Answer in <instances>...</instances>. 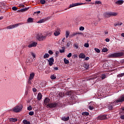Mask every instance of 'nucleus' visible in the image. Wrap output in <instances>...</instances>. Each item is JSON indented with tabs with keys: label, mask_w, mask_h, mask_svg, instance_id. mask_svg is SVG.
Instances as JSON below:
<instances>
[{
	"label": "nucleus",
	"mask_w": 124,
	"mask_h": 124,
	"mask_svg": "<svg viewBox=\"0 0 124 124\" xmlns=\"http://www.w3.org/2000/svg\"><path fill=\"white\" fill-rule=\"evenodd\" d=\"M118 15V13L116 12H109L108 13H105L104 14V16L106 18H110V17H116Z\"/></svg>",
	"instance_id": "obj_1"
},
{
	"label": "nucleus",
	"mask_w": 124,
	"mask_h": 124,
	"mask_svg": "<svg viewBox=\"0 0 124 124\" xmlns=\"http://www.w3.org/2000/svg\"><path fill=\"white\" fill-rule=\"evenodd\" d=\"M75 94V92L73 91H68L66 93V95H68V96H71V99L72 100H75V97H76V95Z\"/></svg>",
	"instance_id": "obj_2"
},
{
	"label": "nucleus",
	"mask_w": 124,
	"mask_h": 124,
	"mask_svg": "<svg viewBox=\"0 0 124 124\" xmlns=\"http://www.w3.org/2000/svg\"><path fill=\"white\" fill-rule=\"evenodd\" d=\"M122 56H124V53L118 52L110 54L108 55V58H118V57H122Z\"/></svg>",
	"instance_id": "obj_3"
},
{
	"label": "nucleus",
	"mask_w": 124,
	"mask_h": 124,
	"mask_svg": "<svg viewBox=\"0 0 124 124\" xmlns=\"http://www.w3.org/2000/svg\"><path fill=\"white\" fill-rule=\"evenodd\" d=\"M22 109H23V106L22 105H19V106L14 107L13 108V110L16 113H18L19 112H21V111H22Z\"/></svg>",
	"instance_id": "obj_4"
},
{
	"label": "nucleus",
	"mask_w": 124,
	"mask_h": 124,
	"mask_svg": "<svg viewBox=\"0 0 124 124\" xmlns=\"http://www.w3.org/2000/svg\"><path fill=\"white\" fill-rule=\"evenodd\" d=\"M46 38V35H42V34H38L36 36V39L39 41H43V40H45V39Z\"/></svg>",
	"instance_id": "obj_5"
},
{
	"label": "nucleus",
	"mask_w": 124,
	"mask_h": 124,
	"mask_svg": "<svg viewBox=\"0 0 124 124\" xmlns=\"http://www.w3.org/2000/svg\"><path fill=\"white\" fill-rule=\"evenodd\" d=\"M23 23H17L16 24H14L13 25H10L7 27V30H11L12 29H14V28H17L18 26H21V25H23Z\"/></svg>",
	"instance_id": "obj_6"
},
{
	"label": "nucleus",
	"mask_w": 124,
	"mask_h": 124,
	"mask_svg": "<svg viewBox=\"0 0 124 124\" xmlns=\"http://www.w3.org/2000/svg\"><path fill=\"white\" fill-rule=\"evenodd\" d=\"M59 103H48L47 104V107H49V108H55L57 107V105H58Z\"/></svg>",
	"instance_id": "obj_7"
},
{
	"label": "nucleus",
	"mask_w": 124,
	"mask_h": 124,
	"mask_svg": "<svg viewBox=\"0 0 124 124\" xmlns=\"http://www.w3.org/2000/svg\"><path fill=\"white\" fill-rule=\"evenodd\" d=\"M124 101V94L120 96L117 100L116 101V103H121Z\"/></svg>",
	"instance_id": "obj_8"
},
{
	"label": "nucleus",
	"mask_w": 124,
	"mask_h": 124,
	"mask_svg": "<svg viewBox=\"0 0 124 124\" xmlns=\"http://www.w3.org/2000/svg\"><path fill=\"white\" fill-rule=\"evenodd\" d=\"M83 4H86V3L80 2L72 3V4L70 5L69 8H71L72 7H74L75 6H78L79 5H83Z\"/></svg>",
	"instance_id": "obj_9"
},
{
	"label": "nucleus",
	"mask_w": 124,
	"mask_h": 124,
	"mask_svg": "<svg viewBox=\"0 0 124 124\" xmlns=\"http://www.w3.org/2000/svg\"><path fill=\"white\" fill-rule=\"evenodd\" d=\"M48 61V62L49 63V65L50 66H52L53 65V64H54V58L53 57H51L49 59V60H47Z\"/></svg>",
	"instance_id": "obj_10"
},
{
	"label": "nucleus",
	"mask_w": 124,
	"mask_h": 124,
	"mask_svg": "<svg viewBox=\"0 0 124 124\" xmlns=\"http://www.w3.org/2000/svg\"><path fill=\"white\" fill-rule=\"evenodd\" d=\"M107 117L106 115H102L97 117V120H106Z\"/></svg>",
	"instance_id": "obj_11"
},
{
	"label": "nucleus",
	"mask_w": 124,
	"mask_h": 124,
	"mask_svg": "<svg viewBox=\"0 0 124 124\" xmlns=\"http://www.w3.org/2000/svg\"><path fill=\"white\" fill-rule=\"evenodd\" d=\"M32 62V60L31 58L28 57L26 60V63L28 65H31V63Z\"/></svg>",
	"instance_id": "obj_12"
},
{
	"label": "nucleus",
	"mask_w": 124,
	"mask_h": 124,
	"mask_svg": "<svg viewBox=\"0 0 124 124\" xmlns=\"http://www.w3.org/2000/svg\"><path fill=\"white\" fill-rule=\"evenodd\" d=\"M36 46H37V42H33L32 44H31L29 45H28L29 48H31L32 47H36Z\"/></svg>",
	"instance_id": "obj_13"
},
{
	"label": "nucleus",
	"mask_w": 124,
	"mask_h": 124,
	"mask_svg": "<svg viewBox=\"0 0 124 124\" xmlns=\"http://www.w3.org/2000/svg\"><path fill=\"white\" fill-rule=\"evenodd\" d=\"M60 34H61V33L60 32V29H57L54 31V35L55 36H59Z\"/></svg>",
	"instance_id": "obj_14"
},
{
	"label": "nucleus",
	"mask_w": 124,
	"mask_h": 124,
	"mask_svg": "<svg viewBox=\"0 0 124 124\" xmlns=\"http://www.w3.org/2000/svg\"><path fill=\"white\" fill-rule=\"evenodd\" d=\"M29 9H30V8H29V7L25 8L22 9L21 10H18L17 12H26V11H28V10H29Z\"/></svg>",
	"instance_id": "obj_15"
},
{
	"label": "nucleus",
	"mask_w": 124,
	"mask_h": 124,
	"mask_svg": "<svg viewBox=\"0 0 124 124\" xmlns=\"http://www.w3.org/2000/svg\"><path fill=\"white\" fill-rule=\"evenodd\" d=\"M50 102V99L49 98H46L44 100V103L45 105L47 106V103H49Z\"/></svg>",
	"instance_id": "obj_16"
},
{
	"label": "nucleus",
	"mask_w": 124,
	"mask_h": 124,
	"mask_svg": "<svg viewBox=\"0 0 124 124\" xmlns=\"http://www.w3.org/2000/svg\"><path fill=\"white\" fill-rule=\"evenodd\" d=\"M37 98V100H41L42 99V94L41 93H38Z\"/></svg>",
	"instance_id": "obj_17"
},
{
	"label": "nucleus",
	"mask_w": 124,
	"mask_h": 124,
	"mask_svg": "<svg viewBox=\"0 0 124 124\" xmlns=\"http://www.w3.org/2000/svg\"><path fill=\"white\" fill-rule=\"evenodd\" d=\"M62 120L64 122H67L69 120V116H67V117L63 116L62 117Z\"/></svg>",
	"instance_id": "obj_18"
},
{
	"label": "nucleus",
	"mask_w": 124,
	"mask_h": 124,
	"mask_svg": "<svg viewBox=\"0 0 124 124\" xmlns=\"http://www.w3.org/2000/svg\"><path fill=\"white\" fill-rule=\"evenodd\" d=\"M106 78H107V74H103L101 75V80H104V79H106Z\"/></svg>",
	"instance_id": "obj_19"
},
{
	"label": "nucleus",
	"mask_w": 124,
	"mask_h": 124,
	"mask_svg": "<svg viewBox=\"0 0 124 124\" xmlns=\"http://www.w3.org/2000/svg\"><path fill=\"white\" fill-rule=\"evenodd\" d=\"M79 58L80 59H85V58H86V55L84 53H80L79 55Z\"/></svg>",
	"instance_id": "obj_20"
},
{
	"label": "nucleus",
	"mask_w": 124,
	"mask_h": 124,
	"mask_svg": "<svg viewBox=\"0 0 124 124\" xmlns=\"http://www.w3.org/2000/svg\"><path fill=\"white\" fill-rule=\"evenodd\" d=\"M116 4H123L124 3V0H118L115 2Z\"/></svg>",
	"instance_id": "obj_21"
},
{
	"label": "nucleus",
	"mask_w": 124,
	"mask_h": 124,
	"mask_svg": "<svg viewBox=\"0 0 124 124\" xmlns=\"http://www.w3.org/2000/svg\"><path fill=\"white\" fill-rule=\"evenodd\" d=\"M33 78H34V73H32L30 74V77H29L30 80H32V79H33Z\"/></svg>",
	"instance_id": "obj_22"
},
{
	"label": "nucleus",
	"mask_w": 124,
	"mask_h": 124,
	"mask_svg": "<svg viewBox=\"0 0 124 124\" xmlns=\"http://www.w3.org/2000/svg\"><path fill=\"white\" fill-rule=\"evenodd\" d=\"M27 22L28 23H33V18H31V17H29L28 19H27Z\"/></svg>",
	"instance_id": "obj_23"
},
{
	"label": "nucleus",
	"mask_w": 124,
	"mask_h": 124,
	"mask_svg": "<svg viewBox=\"0 0 124 124\" xmlns=\"http://www.w3.org/2000/svg\"><path fill=\"white\" fill-rule=\"evenodd\" d=\"M23 124H31V122L30 121H28L27 120H23Z\"/></svg>",
	"instance_id": "obj_24"
},
{
	"label": "nucleus",
	"mask_w": 124,
	"mask_h": 124,
	"mask_svg": "<svg viewBox=\"0 0 124 124\" xmlns=\"http://www.w3.org/2000/svg\"><path fill=\"white\" fill-rule=\"evenodd\" d=\"M17 119L16 118H10L9 119L10 122H17Z\"/></svg>",
	"instance_id": "obj_25"
},
{
	"label": "nucleus",
	"mask_w": 124,
	"mask_h": 124,
	"mask_svg": "<svg viewBox=\"0 0 124 124\" xmlns=\"http://www.w3.org/2000/svg\"><path fill=\"white\" fill-rule=\"evenodd\" d=\"M51 34H53V31H50L47 32L46 35V36H51Z\"/></svg>",
	"instance_id": "obj_26"
},
{
	"label": "nucleus",
	"mask_w": 124,
	"mask_h": 124,
	"mask_svg": "<svg viewBox=\"0 0 124 124\" xmlns=\"http://www.w3.org/2000/svg\"><path fill=\"white\" fill-rule=\"evenodd\" d=\"M64 62L65 64H68L69 63V61L68 60L66 59V58L64 59Z\"/></svg>",
	"instance_id": "obj_27"
},
{
	"label": "nucleus",
	"mask_w": 124,
	"mask_h": 124,
	"mask_svg": "<svg viewBox=\"0 0 124 124\" xmlns=\"http://www.w3.org/2000/svg\"><path fill=\"white\" fill-rule=\"evenodd\" d=\"M83 66L84 67V68H86V69H89V65H88V63H85L84 65H83Z\"/></svg>",
	"instance_id": "obj_28"
},
{
	"label": "nucleus",
	"mask_w": 124,
	"mask_h": 124,
	"mask_svg": "<svg viewBox=\"0 0 124 124\" xmlns=\"http://www.w3.org/2000/svg\"><path fill=\"white\" fill-rule=\"evenodd\" d=\"M46 21V20L45 19H41L40 20H39L37 23L38 24H41V23H44V22H45Z\"/></svg>",
	"instance_id": "obj_29"
},
{
	"label": "nucleus",
	"mask_w": 124,
	"mask_h": 124,
	"mask_svg": "<svg viewBox=\"0 0 124 124\" xmlns=\"http://www.w3.org/2000/svg\"><path fill=\"white\" fill-rule=\"evenodd\" d=\"M102 51L103 53H106V52H108V49H107L106 47H105L102 49Z\"/></svg>",
	"instance_id": "obj_30"
},
{
	"label": "nucleus",
	"mask_w": 124,
	"mask_h": 124,
	"mask_svg": "<svg viewBox=\"0 0 124 124\" xmlns=\"http://www.w3.org/2000/svg\"><path fill=\"white\" fill-rule=\"evenodd\" d=\"M123 25V23L122 22H118L117 23L114 24L115 27H117V26H122Z\"/></svg>",
	"instance_id": "obj_31"
},
{
	"label": "nucleus",
	"mask_w": 124,
	"mask_h": 124,
	"mask_svg": "<svg viewBox=\"0 0 124 124\" xmlns=\"http://www.w3.org/2000/svg\"><path fill=\"white\" fill-rule=\"evenodd\" d=\"M59 95V97H63L64 96V93H60Z\"/></svg>",
	"instance_id": "obj_32"
},
{
	"label": "nucleus",
	"mask_w": 124,
	"mask_h": 124,
	"mask_svg": "<svg viewBox=\"0 0 124 124\" xmlns=\"http://www.w3.org/2000/svg\"><path fill=\"white\" fill-rule=\"evenodd\" d=\"M123 76H124V73L119 74H118V75H117V77H118L119 78H121L123 77Z\"/></svg>",
	"instance_id": "obj_33"
},
{
	"label": "nucleus",
	"mask_w": 124,
	"mask_h": 124,
	"mask_svg": "<svg viewBox=\"0 0 124 124\" xmlns=\"http://www.w3.org/2000/svg\"><path fill=\"white\" fill-rule=\"evenodd\" d=\"M40 3H41V4H45L46 1H45V0H40Z\"/></svg>",
	"instance_id": "obj_34"
},
{
	"label": "nucleus",
	"mask_w": 124,
	"mask_h": 124,
	"mask_svg": "<svg viewBox=\"0 0 124 124\" xmlns=\"http://www.w3.org/2000/svg\"><path fill=\"white\" fill-rule=\"evenodd\" d=\"M108 109L109 110H112L113 109V104H111L108 106Z\"/></svg>",
	"instance_id": "obj_35"
},
{
	"label": "nucleus",
	"mask_w": 124,
	"mask_h": 124,
	"mask_svg": "<svg viewBox=\"0 0 124 124\" xmlns=\"http://www.w3.org/2000/svg\"><path fill=\"white\" fill-rule=\"evenodd\" d=\"M102 4L101 1L96 0L95 1V4Z\"/></svg>",
	"instance_id": "obj_36"
},
{
	"label": "nucleus",
	"mask_w": 124,
	"mask_h": 124,
	"mask_svg": "<svg viewBox=\"0 0 124 124\" xmlns=\"http://www.w3.org/2000/svg\"><path fill=\"white\" fill-rule=\"evenodd\" d=\"M49 54L48 53H46L45 55L44 56V59H46L47 58L49 57Z\"/></svg>",
	"instance_id": "obj_37"
},
{
	"label": "nucleus",
	"mask_w": 124,
	"mask_h": 124,
	"mask_svg": "<svg viewBox=\"0 0 124 124\" xmlns=\"http://www.w3.org/2000/svg\"><path fill=\"white\" fill-rule=\"evenodd\" d=\"M50 78L52 80H55L56 79V77L55 76V75H53L51 76Z\"/></svg>",
	"instance_id": "obj_38"
},
{
	"label": "nucleus",
	"mask_w": 124,
	"mask_h": 124,
	"mask_svg": "<svg viewBox=\"0 0 124 124\" xmlns=\"http://www.w3.org/2000/svg\"><path fill=\"white\" fill-rule=\"evenodd\" d=\"M27 109L28 110V111H31V110H32V107H31V106H29L27 108Z\"/></svg>",
	"instance_id": "obj_39"
},
{
	"label": "nucleus",
	"mask_w": 124,
	"mask_h": 124,
	"mask_svg": "<svg viewBox=\"0 0 124 124\" xmlns=\"http://www.w3.org/2000/svg\"><path fill=\"white\" fill-rule=\"evenodd\" d=\"M12 10H14V11H16L17 10H18V8H17V7H12Z\"/></svg>",
	"instance_id": "obj_40"
},
{
	"label": "nucleus",
	"mask_w": 124,
	"mask_h": 124,
	"mask_svg": "<svg viewBox=\"0 0 124 124\" xmlns=\"http://www.w3.org/2000/svg\"><path fill=\"white\" fill-rule=\"evenodd\" d=\"M74 47H75L76 49H78L79 48V46H78V44H75L74 45Z\"/></svg>",
	"instance_id": "obj_41"
},
{
	"label": "nucleus",
	"mask_w": 124,
	"mask_h": 124,
	"mask_svg": "<svg viewBox=\"0 0 124 124\" xmlns=\"http://www.w3.org/2000/svg\"><path fill=\"white\" fill-rule=\"evenodd\" d=\"M65 35H66V38H67L68 37V36H69V31H66Z\"/></svg>",
	"instance_id": "obj_42"
},
{
	"label": "nucleus",
	"mask_w": 124,
	"mask_h": 124,
	"mask_svg": "<svg viewBox=\"0 0 124 124\" xmlns=\"http://www.w3.org/2000/svg\"><path fill=\"white\" fill-rule=\"evenodd\" d=\"M94 50L95 52H96V53H100V50L98 48H95Z\"/></svg>",
	"instance_id": "obj_43"
},
{
	"label": "nucleus",
	"mask_w": 124,
	"mask_h": 124,
	"mask_svg": "<svg viewBox=\"0 0 124 124\" xmlns=\"http://www.w3.org/2000/svg\"><path fill=\"white\" fill-rule=\"evenodd\" d=\"M89 46H90V45H89V43H85L84 44V47H86V48H89Z\"/></svg>",
	"instance_id": "obj_44"
},
{
	"label": "nucleus",
	"mask_w": 124,
	"mask_h": 124,
	"mask_svg": "<svg viewBox=\"0 0 124 124\" xmlns=\"http://www.w3.org/2000/svg\"><path fill=\"white\" fill-rule=\"evenodd\" d=\"M59 51L61 53V54H62V53H64L65 49L64 48H62V49H60Z\"/></svg>",
	"instance_id": "obj_45"
},
{
	"label": "nucleus",
	"mask_w": 124,
	"mask_h": 124,
	"mask_svg": "<svg viewBox=\"0 0 124 124\" xmlns=\"http://www.w3.org/2000/svg\"><path fill=\"white\" fill-rule=\"evenodd\" d=\"M89 109L90 110H93V109H94L93 106H89Z\"/></svg>",
	"instance_id": "obj_46"
},
{
	"label": "nucleus",
	"mask_w": 124,
	"mask_h": 124,
	"mask_svg": "<svg viewBox=\"0 0 124 124\" xmlns=\"http://www.w3.org/2000/svg\"><path fill=\"white\" fill-rule=\"evenodd\" d=\"M85 30V27L81 26L79 28V31H84Z\"/></svg>",
	"instance_id": "obj_47"
},
{
	"label": "nucleus",
	"mask_w": 124,
	"mask_h": 124,
	"mask_svg": "<svg viewBox=\"0 0 124 124\" xmlns=\"http://www.w3.org/2000/svg\"><path fill=\"white\" fill-rule=\"evenodd\" d=\"M33 114H34V112H33V111H30L29 113V114L30 115V116H32L33 115Z\"/></svg>",
	"instance_id": "obj_48"
},
{
	"label": "nucleus",
	"mask_w": 124,
	"mask_h": 124,
	"mask_svg": "<svg viewBox=\"0 0 124 124\" xmlns=\"http://www.w3.org/2000/svg\"><path fill=\"white\" fill-rule=\"evenodd\" d=\"M31 80L32 79H30V78H29L28 83L29 85H31Z\"/></svg>",
	"instance_id": "obj_49"
},
{
	"label": "nucleus",
	"mask_w": 124,
	"mask_h": 124,
	"mask_svg": "<svg viewBox=\"0 0 124 124\" xmlns=\"http://www.w3.org/2000/svg\"><path fill=\"white\" fill-rule=\"evenodd\" d=\"M71 44V42H69L67 43V47H70V45Z\"/></svg>",
	"instance_id": "obj_50"
},
{
	"label": "nucleus",
	"mask_w": 124,
	"mask_h": 124,
	"mask_svg": "<svg viewBox=\"0 0 124 124\" xmlns=\"http://www.w3.org/2000/svg\"><path fill=\"white\" fill-rule=\"evenodd\" d=\"M72 56V53H69L68 55L67 56V58H70Z\"/></svg>",
	"instance_id": "obj_51"
},
{
	"label": "nucleus",
	"mask_w": 124,
	"mask_h": 124,
	"mask_svg": "<svg viewBox=\"0 0 124 124\" xmlns=\"http://www.w3.org/2000/svg\"><path fill=\"white\" fill-rule=\"evenodd\" d=\"M31 55L33 57V58H35V54L33 52H31Z\"/></svg>",
	"instance_id": "obj_52"
},
{
	"label": "nucleus",
	"mask_w": 124,
	"mask_h": 124,
	"mask_svg": "<svg viewBox=\"0 0 124 124\" xmlns=\"http://www.w3.org/2000/svg\"><path fill=\"white\" fill-rule=\"evenodd\" d=\"M48 54H49L50 55H53V52L52 50H49L48 51Z\"/></svg>",
	"instance_id": "obj_53"
},
{
	"label": "nucleus",
	"mask_w": 124,
	"mask_h": 124,
	"mask_svg": "<svg viewBox=\"0 0 124 124\" xmlns=\"http://www.w3.org/2000/svg\"><path fill=\"white\" fill-rule=\"evenodd\" d=\"M19 7H25V5L23 4H20L19 5Z\"/></svg>",
	"instance_id": "obj_54"
},
{
	"label": "nucleus",
	"mask_w": 124,
	"mask_h": 124,
	"mask_svg": "<svg viewBox=\"0 0 124 124\" xmlns=\"http://www.w3.org/2000/svg\"><path fill=\"white\" fill-rule=\"evenodd\" d=\"M84 114L85 116H89V113L88 112H84Z\"/></svg>",
	"instance_id": "obj_55"
},
{
	"label": "nucleus",
	"mask_w": 124,
	"mask_h": 124,
	"mask_svg": "<svg viewBox=\"0 0 124 124\" xmlns=\"http://www.w3.org/2000/svg\"><path fill=\"white\" fill-rule=\"evenodd\" d=\"M120 118L122 119V120H124V115H122L120 116Z\"/></svg>",
	"instance_id": "obj_56"
},
{
	"label": "nucleus",
	"mask_w": 124,
	"mask_h": 124,
	"mask_svg": "<svg viewBox=\"0 0 124 124\" xmlns=\"http://www.w3.org/2000/svg\"><path fill=\"white\" fill-rule=\"evenodd\" d=\"M54 70H59V67H54Z\"/></svg>",
	"instance_id": "obj_57"
},
{
	"label": "nucleus",
	"mask_w": 124,
	"mask_h": 124,
	"mask_svg": "<svg viewBox=\"0 0 124 124\" xmlns=\"http://www.w3.org/2000/svg\"><path fill=\"white\" fill-rule=\"evenodd\" d=\"M105 40L106 42H109V41H110V39H109V38H106Z\"/></svg>",
	"instance_id": "obj_58"
},
{
	"label": "nucleus",
	"mask_w": 124,
	"mask_h": 124,
	"mask_svg": "<svg viewBox=\"0 0 124 124\" xmlns=\"http://www.w3.org/2000/svg\"><path fill=\"white\" fill-rule=\"evenodd\" d=\"M90 60V57H87L85 58V61H89Z\"/></svg>",
	"instance_id": "obj_59"
},
{
	"label": "nucleus",
	"mask_w": 124,
	"mask_h": 124,
	"mask_svg": "<svg viewBox=\"0 0 124 124\" xmlns=\"http://www.w3.org/2000/svg\"><path fill=\"white\" fill-rule=\"evenodd\" d=\"M32 91H33V93H35V92H36L37 90L35 88H34L32 89Z\"/></svg>",
	"instance_id": "obj_60"
},
{
	"label": "nucleus",
	"mask_w": 124,
	"mask_h": 124,
	"mask_svg": "<svg viewBox=\"0 0 124 124\" xmlns=\"http://www.w3.org/2000/svg\"><path fill=\"white\" fill-rule=\"evenodd\" d=\"M50 17L48 16L45 19V20H46V21H47V20H49V19H50Z\"/></svg>",
	"instance_id": "obj_61"
},
{
	"label": "nucleus",
	"mask_w": 124,
	"mask_h": 124,
	"mask_svg": "<svg viewBox=\"0 0 124 124\" xmlns=\"http://www.w3.org/2000/svg\"><path fill=\"white\" fill-rule=\"evenodd\" d=\"M77 35V32H76V33L74 32V33H73L72 34L73 36H75V35Z\"/></svg>",
	"instance_id": "obj_62"
},
{
	"label": "nucleus",
	"mask_w": 124,
	"mask_h": 124,
	"mask_svg": "<svg viewBox=\"0 0 124 124\" xmlns=\"http://www.w3.org/2000/svg\"><path fill=\"white\" fill-rule=\"evenodd\" d=\"M77 34H83L82 32H77Z\"/></svg>",
	"instance_id": "obj_63"
},
{
	"label": "nucleus",
	"mask_w": 124,
	"mask_h": 124,
	"mask_svg": "<svg viewBox=\"0 0 124 124\" xmlns=\"http://www.w3.org/2000/svg\"><path fill=\"white\" fill-rule=\"evenodd\" d=\"M122 36H123V37H124V33H123L122 34H121Z\"/></svg>",
	"instance_id": "obj_64"
}]
</instances>
